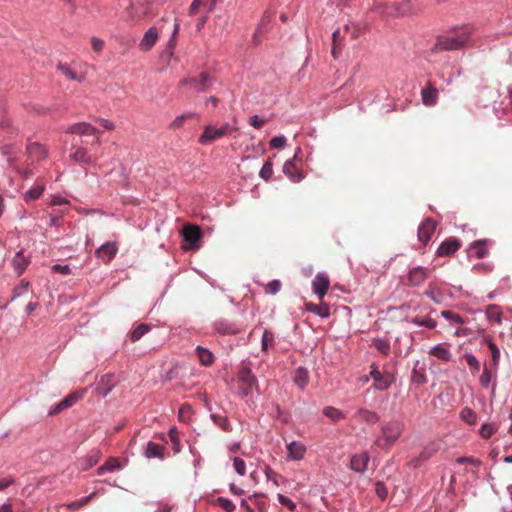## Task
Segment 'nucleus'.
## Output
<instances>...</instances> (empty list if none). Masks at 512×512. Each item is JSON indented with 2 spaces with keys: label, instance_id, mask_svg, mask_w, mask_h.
<instances>
[{
  "label": "nucleus",
  "instance_id": "obj_3",
  "mask_svg": "<svg viewBox=\"0 0 512 512\" xmlns=\"http://www.w3.org/2000/svg\"><path fill=\"white\" fill-rule=\"evenodd\" d=\"M233 130L228 123L223 124L219 128L208 125L204 127V131L198 141L201 145H207L230 134Z\"/></svg>",
  "mask_w": 512,
  "mask_h": 512
},
{
  "label": "nucleus",
  "instance_id": "obj_15",
  "mask_svg": "<svg viewBox=\"0 0 512 512\" xmlns=\"http://www.w3.org/2000/svg\"><path fill=\"white\" fill-rule=\"evenodd\" d=\"M461 243L456 238H448L441 243L437 250V255L440 257L453 255L459 248Z\"/></svg>",
  "mask_w": 512,
  "mask_h": 512
},
{
  "label": "nucleus",
  "instance_id": "obj_52",
  "mask_svg": "<svg viewBox=\"0 0 512 512\" xmlns=\"http://www.w3.org/2000/svg\"><path fill=\"white\" fill-rule=\"evenodd\" d=\"M280 289L281 282L279 280H272L265 287V291L270 294H276Z\"/></svg>",
  "mask_w": 512,
  "mask_h": 512
},
{
  "label": "nucleus",
  "instance_id": "obj_54",
  "mask_svg": "<svg viewBox=\"0 0 512 512\" xmlns=\"http://www.w3.org/2000/svg\"><path fill=\"white\" fill-rule=\"evenodd\" d=\"M286 144V138L284 136H277L270 140L271 148H283Z\"/></svg>",
  "mask_w": 512,
  "mask_h": 512
},
{
  "label": "nucleus",
  "instance_id": "obj_63",
  "mask_svg": "<svg viewBox=\"0 0 512 512\" xmlns=\"http://www.w3.org/2000/svg\"><path fill=\"white\" fill-rule=\"evenodd\" d=\"M11 165L23 178H28L30 175L33 174L32 170L28 167L21 169L17 166H14L13 164Z\"/></svg>",
  "mask_w": 512,
  "mask_h": 512
},
{
  "label": "nucleus",
  "instance_id": "obj_43",
  "mask_svg": "<svg viewBox=\"0 0 512 512\" xmlns=\"http://www.w3.org/2000/svg\"><path fill=\"white\" fill-rule=\"evenodd\" d=\"M497 430V427L493 423L483 424L480 429V435L484 439H489Z\"/></svg>",
  "mask_w": 512,
  "mask_h": 512
},
{
  "label": "nucleus",
  "instance_id": "obj_1",
  "mask_svg": "<svg viewBox=\"0 0 512 512\" xmlns=\"http://www.w3.org/2000/svg\"><path fill=\"white\" fill-rule=\"evenodd\" d=\"M472 33L473 27L471 25L455 27L447 35L440 36L437 39L433 50L435 52L459 50L470 42Z\"/></svg>",
  "mask_w": 512,
  "mask_h": 512
},
{
  "label": "nucleus",
  "instance_id": "obj_14",
  "mask_svg": "<svg viewBox=\"0 0 512 512\" xmlns=\"http://www.w3.org/2000/svg\"><path fill=\"white\" fill-rule=\"evenodd\" d=\"M159 38L158 29L156 27L149 28L139 43V49L143 52L150 51L157 43Z\"/></svg>",
  "mask_w": 512,
  "mask_h": 512
},
{
  "label": "nucleus",
  "instance_id": "obj_29",
  "mask_svg": "<svg viewBox=\"0 0 512 512\" xmlns=\"http://www.w3.org/2000/svg\"><path fill=\"white\" fill-rule=\"evenodd\" d=\"M151 329V326L145 323L139 324L131 333L130 340L131 342H136L140 340L146 333H148Z\"/></svg>",
  "mask_w": 512,
  "mask_h": 512
},
{
  "label": "nucleus",
  "instance_id": "obj_60",
  "mask_svg": "<svg viewBox=\"0 0 512 512\" xmlns=\"http://www.w3.org/2000/svg\"><path fill=\"white\" fill-rule=\"evenodd\" d=\"M218 502H219L220 506L227 512H231L235 509V505L228 499L219 498Z\"/></svg>",
  "mask_w": 512,
  "mask_h": 512
},
{
  "label": "nucleus",
  "instance_id": "obj_58",
  "mask_svg": "<svg viewBox=\"0 0 512 512\" xmlns=\"http://www.w3.org/2000/svg\"><path fill=\"white\" fill-rule=\"evenodd\" d=\"M52 270L63 275H69L71 273V268L68 265L55 264L52 266Z\"/></svg>",
  "mask_w": 512,
  "mask_h": 512
},
{
  "label": "nucleus",
  "instance_id": "obj_26",
  "mask_svg": "<svg viewBox=\"0 0 512 512\" xmlns=\"http://www.w3.org/2000/svg\"><path fill=\"white\" fill-rule=\"evenodd\" d=\"M70 157L76 161L85 164L94 163L93 158L88 154L87 150L83 147H78L74 152L70 154Z\"/></svg>",
  "mask_w": 512,
  "mask_h": 512
},
{
  "label": "nucleus",
  "instance_id": "obj_41",
  "mask_svg": "<svg viewBox=\"0 0 512 512\" xmlns=\"http://www.w3.org/2000/svg\"><path fill=\"white\" fill-rule=\"evenodd\" d=\"M196 114L195 113H186V114H182L180 116H177L173 121L172 123L170 124V129L172 130H177L179 128H181L184 124V122L187 120V119H191L193 117H195Z\"/></svg>",
  "mask_w": 512,
  "mask_h": 512
},
{
  "label": "nucleus",
  "instance_id": "obj_21",
  "mask_svg": "<svg viewBox=\"0 0 512 512\" xmlns=\"http://www.w3.org/2000/svg\"><path fill=\"white\" fill-rule=\"evenodd\" d=\"M422 101L426 106H434L438 99V90L429 82L421 92Z\"/></svg>",
  "mask_w": 512,
  "mask_h": 512
},
{
  "label": "nucleus",
  "instance_id": "obj_59",
  "mask_svg": "<svg viewBox=\"0 0 512 512\" xmlns=\"http://www.w3.org/2000/svg\"><path fill=\"white\" fill-rule=\"evenodd\" d=\"M343 38H344V35L341 33L340 29H337L333 32L332 42L335 46H342Z\"/></svg>",
  "mask_w": 512,
  "mask_h": 512
},
{
  "label": "nucleus",
  "instance_id": "obj_16",
  "mask_svg": "<svg viewBox=\"0 0 512 512\" xmlns=\"http://www.w3.org/2000/svg\"><path fill=\"white\" fill-rule=\"evenodd\" d=\"M97 129L86 122L76 123L66 129V133L77 134L81 136H93L97 133Z\"/></svg>",
  "mask_w": 512,
  "mask_h": 512
},
{
  "label": "nucleus",
  "instance_id": "obj_38",
  "mask_svg": "<svg viewBox=\"0 0 512 512\" xmlns=\"http://www.w3.org/2000/svg\"><path fill=\"white\" fill-rule=\"evenodd\" d=\"M58 69L65 75L69 80H75L78 82H82L84 80V76H78L69 66L60 64Z\"/></svg>",
  "mask_w": 512,
  "mask_h": 512
},
{
  "label": "nucleus",
  "instance_id": "obj_32",
  "mask_svg": "<svg viewBox=\"0 0 512 512\" xmlns=\"http://www.w3.org/2000/svg\"><path fill=\"white\" fill-rule=\"evenodd\" d=\"M45 190V186L44 184H39V185H36L35 187L29 189L25 194H24V200L26 202H29V201H33V200H36L38 199L42 193L44 192Z\"/></svg>",
  "mask_w": 512,
  "mask_h": 512
},
{
  "label": "nucleus",
  "instance_id": "obj_17",
  "mask_svg": "<svg viewBox=\"0 0 512 512\" xmlns=\"http://www.w3.org/2000/svg\"><path fill=\"white\" fill-rule=\"evenodd\" d=\"M288 459L300 461L306 453V446L300 441H292L287 444Z\"/></svg>",
  "mask_w": 512,
  "mask_h": 512
},
{
  "label": "nucleus",
  "instance_id": "obj_24",
  "mask_svg": "<svg viewBox=\"0 0 512 512\" xmlns=\"http://www.w3.org/2000/svg\"><path fill=\"white\" fill-rule=\"evenodd\" d=\"M29 261L24 256L22 251L16 253L12 259V266L18 275H21L28 266Z\"/></svg>",
  "mask_w": 512,
  "mask_h": 512
},
{
  "label": "nucleus",
  "instance_id": "obj_49",
  "mask_svg": "<svg viewBox=\"0 0 512 512\" xmlns=\"http://www.w3.org/2000/svg\"><path fill=\"white\" fill-rule=\"evenodd\" d=\"M467 364L470 366L473 373H477L480 370V363L477 358L472 354H465Z\"/></svg>",
  "mask_w": 512,
  "mask_h": 512
},
{
  "label": "nucleus",
  "instance_id": "obj_40",
  "mask_svg": "<svg viewBox=\"0 0 512 512\" xmlns=\"http://www.w3.org/2000/svg\"><path fill=\"white\" fill-rule=\"evenodd\" d=\"M486 316L490 321L501 322V311L496 305H489L486 309Z\"/></svg>",
  "mask_w": 512,
  "mask_h": 512
},
{
  "label": "nucleus",
  "instance_id": "obj_37",
  "mask_svg": "<svg viewBox=\"0 0 512 512\" xmlns=\"http://www.w3.org/2000/svg\"><path fill=\"white\" fill-rule=\"evenodd\" d=\"M487 344H488L489 350L491 352V357H492L491 366H492V368H494L496 370L498 367V364H499V360H500V350L497 347V345L490 340L487 341Z\"/></svg>",
  "mask_w": 512,
  "mask_h": 512
},
{
  "label": "nucleus",
  "instance_id": "obj_35",
  "mask_svg": "<svg viewBox=\"0 0 512 512\" xmlns=\"http://www.w3.org/2000/svg\"><path fill=\"white\" fill-rule=\"evenodd\" d=\"M411 323L418 326L426 327L428 329H434L437 326L436 321L429 317L421 318L419 316H416L411 319Z\"/></svg>",
  "mask_w": 512,
  "mask_h": 512
},
{
  "label": "nucleus",
  "instance_id": "obj_31",
  "mask_svg": "<svg viewBox=\"0 0 512 512\" xmlns=\"http://www.w3.org/2000/svg\"><path fill=\"white\" fill-rule=\"evenodd\" d=\"M100 459V452L95 450L92 451L85 459L82 460V469L88 470L95 466Z\"/></svg>",
  "mask_w": 512,
  "mask_h": 512
},
{
  "label": "nucleus",
  "instance_id": "obj_13",
  "mask_svg": "<svg viewBox=\"0 0 512 512\" xmlns=\"http://www.w3.org/2000/svg\"><path fill=\"white\" fill-rule=\"evenodd\" d=\"M429 271L428 269L417 266L411 269L408 273L407 277V285L416 287L424 283V281L428 278Z\"/></svg>",
  "mask_w": 512,
  "mask_h": 512
},
{
  "label": "nucleus",
  "instance_id": "obj_19",
  "mask_svg": "<svg viewBox=\"0 0 512 512\" xmlns=\"http://www.w3.org/2000/svg\"><path fill=\"white\" fill-rule=\"evenodd\" d=\"M117 247L114 243L107 242L101 245L96 251L98 258L102 259L105 263L110 262L116 255Z\"/></svg>",
  "mask_w": 512,
  "mask_h": 512
},
{
  "label": "nucleus",
  "instance_id": "obj_28",
  "mask_svg": "<svg viewBox=\"0 0 512 512\" xmlns=\"http://www.w3.org/2000/svg\"><path fill=\"white\" fill-rule=\"evenodd\" d=\"M196 354L198 356V359L200 363L203 366H210L214 362V356L213 354L207 350L206 348H203L202 346H197L196 348Z\"/></svg>",
  "mask_w": 512,
  "mask_h": 512
},
{
  "label": "nucleus",
  "instance_id": "obj_45",
  "mask_svg": "<svg viewBox=\"0 0 512 512\" xmlns=\"http://www.w3.org/2000/svg\"><path fill=\"white\" fill-rule=\"evenodd\" d=\"M211 418L214 421V423L221 427L224 431L231 430L230 423L226 417L213 414L211 415Z\"/></svg>",
  "mask_w": 512,
  "mask_h": 512
},
{
  "label": "nucleus",
  "instance_id": "obj_34",
  "mask_svg": "<svg viewBox=\"0 0 512 512\" xmlns=\"http://www.w3.org/2000/svg\"><path fill=\"white\" fill-rule=\"evenodd\" d=\"M461 419L469 425H475L477 422L476 413L469 407H465L460 412Z\"/></svg>",
  "mask_w": 512,
  "mask_h": 512
},
{
  "label": "nucleus",
  "instance_id": "obj_51",
  "mask_svg": "<svg viewBox=\"0 0 512 512\" xmlns=\"http://www.w3.org/2000/svg\"><path fill=\"white\" fill-rule=\"evenodd\" d=\"M233 466L239 475L244 476L246 474V465L243 459L235 457L233 459Z\"/></svg>",
  "mask_w": 512,
  "mask_h": 512
},
{
  "label": "nucleus",
  "instance_id": "obj_61",
  "mask_svg": "<svg viewBox=\"0 0 512 512\" xmlns=\"http://www.w3.org/2000/svg\"><path fill=\"white\" fill-rule=\"evenodd\" d=\"M270 21H271V16H270V14L265 13V14L262 16V18H261V22H260V24H259V26H258V29H257V31H256V32H255V34H254V39H256V37H257L258 33H260V32L262 31V28H263L266 24H268Z\"/></svg>",
  "mask_w": 512,
  "mask_h": 512
},
{
  "label": "nucleus",
  "instance_id": "obj_9",
  "mask_svg": "<svg viewBox=\"0 0 512 512\" xmlns=\"http://www.w3.org/2000/svg\"><path fill=\"white\" fill-rule=\"evenodd\" d=\"M214 82L213 77L208 72H202L197 77L185 78L180 81V85H190L200 92H205L210 89Z\"/></svg>",
  "mask_w": 512,
  "mask_h": 512
},
{
  "label": "nucleus",
  "instance_id": "obj_46",
  "mask_svg": "<svg viewBox=\"0 0 512 512\" xmlns=\"http://www.w3.org/2000/svg\"><path fill=\"white\" fill-rule=\"evenodd\" d=\"M491 378H492V372H491V369L488 368V366L486 364H484V367H483V373L482 375L480 376V384L487 388L490 384V381H491Z\"/></svg>",
  "mask_w": 512,
  "mask_h": 512
},
{
  "label": "nucleus",
  "instance_id": "obj_8",
  "mask_svg": "<svg viewBox=\"0 0 512 512\" xmlns=\"http://www.w3.org/2000/svg\"><path fill=\"white\" fill-rule=\"evenodd\" d=\"M238 380H239V389L242 392L243 395L247 396L251 393L252 389L256 386L257 380L255 376L252 374L251 369L246 366L242 365L239 373H238Z\"/></svg>",
  "mask_w": 512,
  "mask_h": 512
},
{
  "label": "nucleus",
  "instance_id": "obj_27",
  "mask_svg": "<svg viewBox=\"0 0 512 512\" xmlns=\"http://www.w3.org/2000/svg\"><path fill=\"white\" fill-rule=\"evenodd\" d=\"M164 446L154 443V442H148L146 449H145V456L147 458H163L164 457Z\"/></svg>",
  "mask_w": 512,
  "mask_h": 512
},
{
  "label": "nucleus",
  "instance_id": "obj_64",
  "mask_svg": "<svg viewBox=\"0 0 512 512\" xmlns=\"http://www.w3.org/2000/svg\"><path fill=\"white\" fill-rule=\"evenodd\" d=\"M203 4H204V0H194L190 6L189 14L190 15L196 14L199 7Z\"/></svg>",
  "mask_w": 512,
  "mask_h": 512
},
{
  "label": "nucleus",
  "instance_id": "obj_23",
  "mask_svg": "<svg viewBox=\"0 0 512 512\" xmlns=\"http://www.w3.org/2000/svg\"><path fill=\"white\" fill-rule=\"evenodd\" d=\"M319 304L314 303H306L305 307L306 310L309 312H312L316 314L317 316L321 318H328L330 316V307L327 303H325L323 300L319 301Z\"/></svg>",
  "mask_w": 512,
  "mask_h": 512
},
{
  "label": "nucleus",
  "instance_id": "obj_57",
  "mask_svg": "<svg viewBox=\"0 0 512 512\" xmlns=\"http://www.w3.org/2000/svg\"><path fill=\"white\" fill-rule=\"evenodd\" d=\"M375 491L381 499H385L388 494L387 488L382 482L376 483Z\"/></svg>",
  "mask_w": 512,
  "mask_h": 512
},
{
  "label": "nucleus",
  "instance_id": "obj_2",
  "mask_svg": "<svg viewBox=\"0 0 512 512\" xmlns=\"http://www.w3.org/2000/svg\"><path fill=\"white\" fill-rule=\"evenodd\" d=\"M404 430V424L398 420H392L381 427V434L375 440V445L381 449H390L400 438Z\"/></svg>",
  "mask_w": 512,
  "mask_h": 512
},
{
  "label": "nucleus",
  "instance_id": "obj_44",
  "mask_svg": "<svg viewBox=\"0 0 512 512\" xmlns=\"http://www.w3.org/2000/svg\"><path fill=\"white\" fill-rule=\"evenodd\" d=\"M273 174L272 162L270 160L266 161L260 170V177L266 181H268Z\"/></svg>",
  "mask_w": 512,
  "mask_h": 512
},
{
  "label": "nucleus",
  "instance_id": "obj_4",
  "mask_svg": "<svg viewBox=\"0 0 512 512\" xmlns=\"http://www.w3.org/2000/svg\"><path fill=\"white\" fill-rule=\"evenodd\" d=\"M302 151L298 148L291 160L285 162L283 166L284 174L290 178L293 182H300L304 178V174L300 170L299 164H301Z\"/></svg>",
  "mask_w": 512,
  "mask_h": 512
},
{
  "label": "nucleus",
  "instance_id": "obj_5",
  "mask_svg": "<svg viewBox=\"0 0 512 512\" xmlns=\"http://www.w3.org/2000/svg\"><path fill=\"white\" fill-rule=\"evenodd\" d=\"M378 13L387 16H403L411 12L409 1H404L401 4L395 3H380L375 6Z\"/></svg>",
  "mask_w": 512,
  "mask_h": 512
},
{
  "label": "nucleus",
  "instance_id": "obj_50",
  "mask_svg": "<svg viewBox=\"0 0 512 512\" xmlns=\"http://www.w3.org/2000/svg\"><path fill=\"white\" fill-rule=\"evenodd\" d=\"M29 286H30V282L25 279H22L20 284L17 287H15V289L13 291V294H14L13 299L21 296L25 291L28 290Z\"/></svg>",
  "mask_w": 512,
  "mask_h": 512
},
{
  "label": "nucleus",
  "instance_id": "obj_39",
  "mask_svg": "<svg viewBox=\"0 0 512 512\" xmlns=\"http://www.w3.org/2000/svg\"><path fill=\"white\" fill-rule=\"evenodd\" d=\"M359 417L367 422L368 424H375L379 421V416L370 410L361 409L359 412Z\"/></svg>",
  "mask_w": 512,
  "mask_h": 512
},
{
  "label": "nucleus",
  "instance_id": "obj_53",
  "mask_svg": "<svg viewBox=\"0 0 512 512\" xmlns=\"http://www.w3.org/2000/svg\"><path fill=\"white\" fill-rule=\"evenodd\" d=\"M278 500L283 506L287 507L289 510L294 511L296 509L295 503L290 498L282 494H278Z\"/></svg>",
  "mask_w": 512,
  "mask_h": 512
},
{
  "label": "nucleus",
  "instance_id": "obj_42",
  "mask_svg": "<svg viewBox=\"0 0 512 512\" xmlns=\"http://www.w3.org/2000/svg\"><path fill=\"white\" fill-rule=\"evenodd\" d=\"M274 344V335L271 331L265 330L262 335V350L268 351Z\"/></svg>",
  "mask_w": 512,
  "mask_h": 512
},
{
  "label": "nucleus",
  "instance_id": "obj_6",
  "mask_svg": "<svg viewBox=\"0 0 512 512\" xmlns=\"http://www.w3.org/2000/svg\"><path fill=\"white\" fill-rule=\"evenodd\" d=\"M48 153L49 150L45 145L39 142H33L31 140L28 141L26 146L28 165H32L35 162H39L46 159L48 157Z\"/></svg>",
  "mask_w": 512,
  "mask_h": 512
},
{
  "label": "nucleus",
  "instance_id": "obj_55",
  "mask_svg": "<svg viewBox=\"0 0 512 512\" xmlns=\"http://www.w3.org/2000/svg\"><path fill=\"white\" fill-rule=\"evenodd\" d=\"M265 119H260L257 115L250 117L249 124L255 129H261L266 124Z\"/></svg>",
  "mask_w": 512,
  "mask_h": 512
},
{
  "label": "nucleus",
  "instance_id": "obj_25",
  "mask_svg": "<svg viewBox=\"0 0 512 512\" xmlns=\"http://www.w3.org/2000/svg\"><path fill=\"white\" fill-rule=\"evenodd\" d=\"M294 382L300 389H304L309 383L308 370L304 367H298L294 373Z\"/></svg>",
  "mask_w": 512,
  "mask_h": 512
},
{
  "label": "nucleus",
  "instance_id": "obj_36",
  "mask_svg": "<svg viewBox=\"0 0 512 512\" xmlns=\"http://www.w3.org/2000/svg\"><path fill=\"white\" fill-rule=\"evenodd\" d=\"M119 468V460L116 458H109L101 467L98 468V475H102L104 471H114Z\"/></svg>",
  "mask_w": 512,
  "mask_h": 512
},
{
  "label": "nucleus",
  "instance_id": "obj_11",
  "mask_svg": "<svg viewBox=\"0 0 512 512\" xmlns=\"http://www.w3.org/2000/svg\"><path fill=\"white\" fill-rule=\"evenodd\" d=\"M330 287V280L328 276L318 273L312 281V290L318 296L319 301L324 299Z\"/></svg>",
  "mask_w": 512,
  "mask_h": 512
},
{
  "label": "nucleus",
  "instance_id": "obj_12",
  "mask_svg": "<svg viewBox=\"0 0 512 512\" xmlns=\"http://www.w3.org/2000/svg\"><path fill=\"white\" fill-rule=\"evenodd\" d=\"M436 229V222L431 218H426L418 228V239L426 245L431 239Z\"/></svg>",
  "mask_w": 512,
  "mask_h": 512
},
{
  "label": "nucleus",
  "instance_id": "obj_22",
  "mask_svg": "<svg viewBox=\"0 0 512 512\" xmlns=\"http://www.w3.org/2000/svg\"><path fill=\"white\" fill-rule=\"evenodd\" d=\"M449 347L450 345L448 343L438 344L431 348L429 354L442 361L448 362L452 359Z\"/></svg>",
  "mask_w": 512,
  "mask_h": 512
},
{
  "label": "nucleus",
  "instance_id": "obj_10",
  "mask_svg": "<svg viewBox=\"0 0 512 512\" xmlns=\"http://www.w3.org/2000/svg\"><path fill=\"white\" fill-rule=\"evenodd\" d=\"M85 394V389L75 391L67 395L63 400H61L58 404L51 408L49 411V415L54 416L66 410L73 405H75L78 401H80Z\"/></svg>",
  "mask_w": 512,
  "mask_h": 512
},
{
  "label": "nucleus",
  "instance_id": "obj_48",
  "mask_svg": "<svg viewBox=\"0 0 512 512\" xmlns=\"http://www.w3.org/2000/svg\"><path fill=\"white\" fill-rule=\"evenodd\" d=\"M441 315L445 319L450 320V321H452L454 323H457V324H463L464 323L463 318L460 315L453 313L452 311L443 310L441 312Z\"/></svg>",
  "mask_w": 512,
  "mask_h": 512
},
{
  "label": "nucleus",
  "instance_id": "obj_47",
  "mask_svg": "<svg viewBox=\"0 0 512 512\" xmlns=\"http://www.w3.org/2000/svg\"><path fill=\"white\" fill-rule=\"evenodd\" d=\"M374 346L383 355H388V353L390 352V344L386 340L376 339L374 341Z\"/></svg>",
  "mask_w": 512,
  "mask_h": 512
},
{
  "label": "nucleus",
  "instance_id": "obj_7",
  "mask_svg": "<svg viewBox=\"0 0 512 512\" xmlns=\"http://www.w3.org/2000/svg\"><path fill=\"white\" fill-rule=\"evenodd\" d=\"M370 377L374 380L373 387L379 391L387 390L392 383L395 381V378L392 374L385 372L382 373L379 371L378 367L375 364L371 365Z\"/></svg>",
  "mask_w": 512,
  "mask_h": 512
},
{
  "label": "nucleus",
  "instance_id": "obj_20",
  "mask_svg": "<svg viewBox=\"0 0 512 512\" xmlns=\"http://www.w3.org/2000/svg\"><path fill=\"white\" fill-rule=\"evenodd\" d=\"M369 462V455L367 453H360L353 455L350 461V467L356 472H364Z\"/></svg>",
  "mask_w": 512,
  "mask_h": 512
},
{
  "label": "nucleus",
  "instance_id": "obj_56",
  "mask_svg": "<svg viewBox=\"0 0 512 512\" xmlns=\"http://www.w3.org/2000/svg\"><path fill=\"white\" fill-rule=\"evenodd\" d=\"M91 45L94 52L100 53L104 48V41L100 38L93 37L91 39Z\"/></svg>",
  "mask_w": 512,
  "mask_h": 512
},
{
  "label": "nucleus",
  "instance_id": "obj_33",
  "mask_svg": "<svg viewBox=\"0 0 512 512\" xmlns=\"http://www.w3.org/2000/svg\"><path fill=\"white\" fill-rule=\"evenodd\" d=\"M471 252L478 258H484L488 254V250L484 241H476L470 247Z\"/></svg>",
  "mask_w": 512,
  "mask_h": 512
},
{
  "label": "nucleus",
  "instance_id": "obj_30",
  "mask_svg": "<svg viewBox=\"0 0 512 512\" xmlns=\"http://www.w3.org/2000/svg\"><path fill=\"white\" fill-rule=\"evenodd\" d=\"M323 414L333 422H338L345 418L344 413L338 408L327 406L323 409Z\"/></svg>",
  "mask_w": 512,
  "mask_h": 512
},
{
  "label": "nucleus",
  "instance_id": "obj_18",
  "mask_svg": "<svg viewBox=\"0 0 512 512\" xmlns=\"http://www.w3.org/2000/svg\"><path fill=\"white\" fill-rule=\"evenodd\" d=\"M183 236L185 241L189 242L192 246L202 238V231L196 225L187 224L183 227Z\"/></svg>",
  "mask_w": 512,
  "mask_h": 512
},
{
  "label": "nucleus",
  "instance_id": "obj_62",
  "mask_svg": "<svg viewBox=\"0 0 512 512\" xmlns=\"http://www.w3.org/2000/svg\"><path fill=\"white\" fill-rule=\"evenodd\" d=\"M190 411H191V408H190L189 405H187V404L182 405L180 407V409H179V418H180V420L185 421L186 417L189 416Z\"/></svg>",
  "mask_w": 512,
  "mask_h": 512
}]
</instances>
